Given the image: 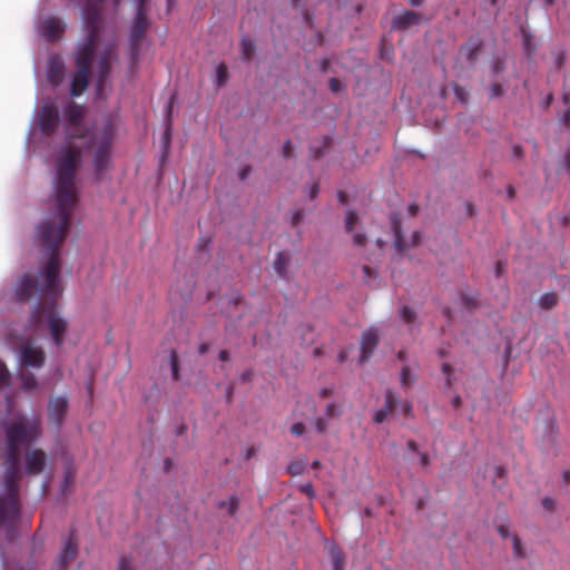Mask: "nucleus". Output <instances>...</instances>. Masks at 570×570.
<instances>
[{"mask_svg":"<svg viewBox=\"0 0 570 570\" xmlns=\"http://www.w3.org/2000/svg\"><path fill=\"white\" fill-rule=\"evenodd\" d=\"M358 222V216L354 210H348L345 218V229L347 233L352 234L354 230L355 224Z\"/></svg>","mask_w":570,"mask_h":570,"instance_id":"31","label":"nucleus"},{"mask_svg":"<svg viewBox=\"0 0 570 570\" xmlns=\"http://www.w3.org/2000/svg\"><path fill=\"white\" fill-rule=\"evenodd\" d=\"M117 570H134L130 559L127 557H121Z\"/></svg>","mask_w":570,"mask_h":570,"instance_id":"47","label":"nucleus"},{"mask_svg":"<svg viewBox=\"0 0 570 570\" xmlns=\"http://www.w3.org/2000/svg\"><path fill=\"white\" fill-rule=\"evenodd\" d=\"M389 414H390L389 409L382 407V409L377 410L374 413V417H373L374 423H376V424L383 423L386 420Z\"/></svg>","mask_w":570,"mask_h":570,"instance_id":"40","label":"nucleus"},{"mask_svg":"<svg viewBox=\"0 0 570 570\" xmlns=\"http://www.w3.org/2000/svg\"><path fill=\"white\" fill-rule=\"evenodd\" d=\"M452 371H453V368L449 363H444L442 365V372L446 375V384L449 386L452 385Z\"/></svg>","mask_w":570,"mask_h":570,"instance_id":"49","label":"nucleus"},{"mask_svg":"<svg viewBox=\"0 0 570 570\" xmlns=\"http://www.w3.org/2000/svg\"><path fill=\"white\" fill-rule=\"evenodd\" d=\"M299 491L308 497V499L313 500L316 497V493L314 491L312 483H304L299 485Z\"/></svg>","mask_w":570,"mask_h":570,"instance_id":"41","label":"nucleus"},{"mask_svg":"<svg viewBox=\"0 0 570 570\" xmlns=\"http://www.w3.org/2000/svg\"><path fill=\"white\" fill-rule=\"evenodd\" d=\"M170 368H171V377L174 381H179L180 372H179V356L175 350H170Z\"/></svg>","mask_w":570,"mask_h":570,"instance_id":"26","label":"nucleus"},{"mask_svg":"<svg viewBox=\"0 0 570 570\" xmlns=\"http://www.w3.org/2000/svg\"><path fill=\"white\" fill-rule=\"evenodd\" d=\"M482 47L483 41L480 38L471 37L468 42L460 48V53L464 56L469 62L474 63Z\"/></svg>","mask_w":570,"mask_h":570,"instance_id":"14","label":"nucleus"},{"mask_svg":"<svg viewBox=\"0 0 570 570\" xmlns=\"http://www.w3.org/2000/svg\"><path fill=\"white\" fill-rule=\"evenodd\" d=\"M400 382L402 387L405 389L410 387L415 382V377L412 375L409 366L402 367Z\"/></svg>","mask_w":570,"mask_h":570,"instance_id":"27","label":"nucleus"},{"mask_svg":"<svg viewBox=\"0 0 570 570\" xmlns=\"http://www.w3.org/2000/svg\"><path fill=\"white\" fill-rule=\"evenodd\" d=\"M27 472L29 474L36 473V451H31L27 456Z\"/></svg>","mask_w":570,"mask_h":570,"instance_id":"38","label":"nucleus"},{"mask_svg":"<svg viewBox=\"0 0 570 570\" xmlns=\"http://www.w3.org/2000/svg\"><path fill=\"white\" fill-rule=\"evenodd\" d=\"M150 22L147 18V12L136 10L134 22L129 35L130 45V59L132 63H136L140 56V46L149 29Z\"/></svg>","mask_w":570,"mask_h":570,"instance_id":"4","label":"nucleus"},{"mask_svg":"<svg viewBox=\"0 0 570 570\" xmlns=\"http://www.w3.org/2000/svg\"><path fill=\"white\" fill-rule=\"evenodd\" d=\"M491 69L493 71V73L503 72L505 70V62H504V60H502L500 58L493 59V61L491 63Z\"/></svg>","mask_w":570,"mask_h":570,"instance_id":"43","label":"nucleus"},{"mask_svg":"<svg viewBox=\"0 0 570 570\" xmlns=\"http://www.w3.org/2000/svg\"><path fill=\"white\" fill-rule=\"evenodd\" d=\"M305 0H292V6L295 7V8H302V16L304 18V20L307 22V23H311L312 22V14L308 12L307 9H305L303 7V2Z\"/></svg>","mask_w":570,"mask_h":570,"instance_id":"37","label":"nucleus"},{"mask_svg":"<svg viewBox=\"0 0 570 570\" xmlns=\"http://www.w3.org/2000/svg\"><path fill=\"white\" fill-rule=\"evenodd\" d=\"M367 242V236L364 233L353 234V244L356 246H364Z\"/></svg>","mask_w":570,"mask_h":570,"instance_id":"46","label":"nucleus"},{"mask_svg":"<svg viewBox=\"0 0 570 570\" xmlns=\"http://www.w3.org/2000/svg\"><path fill=\"white\" fill-rule=\"evenodd\" d=\"M63 71L65 66L60 57H52L48 63V81L53 86H58L62 81Z\"/></svg>","mask_w":570,"mask_h":570,"instance_id":"13","label":"nucleus"},{"mask_svg":"<svg viewBox=\"0 0 570 570\" xmlns=\"http://www.w3.org/2000/svg\"><path fill=\"white\" fill-rule=\"evenodd\" d=\"M542 504L546 509L552 510L554 508V501L551 498H544Z\"/></svg>","mask_w":570,"mask_h":570,"instance_id":"58","label":"nucleus"},{"mask_svg":"<svg viewBox=\"0 0 570 570\" xmlns=\"http://www.w3.org/2000/svg\"><path fill=\"white\" fill-rule=\"evenodd\" d=\"M328 553L333 566L332 570H344V554L340 548L334 544L330 548Z\"/></svg>","mask_w":570,"mask_h":570,"instance_id":"21","label":"nucleus"},{"mask_svg":"<svg viewBox=\"0 0 570 570\" xmlns=\"http://www.w3.org/2000/svg\"><path fill=\"white\" fill-rule=\"evenodd\" d=\"M174 100H175V96H171L170 99L168 100L167 105H166V114H167V121H168V125H167V129H166V140L168 141L169 138H170V126H171V109H173V105H174Z\"/></svg>","mask_w":570,"mask_h":570,"instance_id":"35","label":"nucleus"},{"mask_svg":"<svg viewBox=\"0 0 570 570\" xmlns=\"http://www.w3.org/2000/svg\"><path fill=\"white\" fill-rule=\"evenodd\" d=\"M362 273H363L364 281L367 282L374 274V269L372 267H370L368 265H363Z\"/></svg>","mask_w":570,"mask_h":570,"instance_id":"52","label":"nucleus"},{"mask_svg":"<svg viewBox=\"0 0 570 570\" xmlns=\"http://www.w3.org/2000/svg\"><path fill=\"white\" fill-rule=\"evenodd\" d=\"M69 409V400L66 395L52 396L48 402L47 416L49 425L59 432Z\"/></svg>","mask_w":570,"mask_h":570,"instance_id":"5","label":"nucleus"},{"mask_svg":"<svg viewBox=\"0 0 570 570\" xmlns=\"http://www.w3.org/2000/svg\"><path fill=\"white\" fill-rule=\"evenodd\" d=\"M216 76H217L218 86H223L226 83V81L228 79V70H227V66L224 62H220L216 67Z\"/></svg>","mask_w":570,"mask_h":570,"instance_id":"30","label":"nucleus"},{"mask_svg":"<svg viewBox=\"0 0 570 570\" xmlns=\"http://www.w3.org/2000/svg\"><path fill=\"white\" fill-rule=\"evenodd\" d=\"M114 48H110L99 60L98 89H100L111 71L110 55Z\"/></svg>","mask_w":570,"mask_h":570,"instance_id":"17","label":"nucleus"},{"mask_svg":"<svg viewBox=\"0 0 570 570\" xmlns=\"http://www.w3.org/2000/svg\"><path fill=\"white\" fill-rule=\"evenodd\" d=\"M110 148L108 145L100 146L95 154L94 165L97 171L101 173L107 168Z\"/></svg>","mask_w":570,"mask_h":570,"instance_id":"18","label":"nucleus"},{"mask_svg":"<svg viewBox=\"0 0 570 570\" xmlns=\"http://www.w3.org/2000/svg\"><path fill=\"white\" fill-rule=\"evenodd\" d=\"M288 264L289 257L284 252H279L273 264L276 274L281 277H285L287 274Z\"/></svg>","mask_w":570,"mask_h":570,"instance_id":"20","label":"nucleus"},{"mask_svg":"<svg viewBox=\"0 0 570 570\" xmlns=\"http://www.w3.org/2000/svg\"><path fill=\"white\" fill-rule=\"evenodd\" d=\"M396 406V400L394 393L391 390H387L385 393V406L383 409H389V412H393Z\"/></svg>","mask_w":570,"mask_h":570,"instance_id":"36","label":"nucleus"},{"mask_svg":"<svg viewBox=\"0 0 570 570\" xmlns=\"http://www.w3.org/2000/svg\"><path fill=\"white\" fill-rule=\"evenodd\" d=\"M420 455V463L423 466H428L430 464V458L426 453L419 452Z\"/></svg>","mask_w":570,"mask_h":570,"instance_id":"59","label":"nucleus"},{"mask_svg":"<svg viewBox=\"0 0 570 570\" xmlns=\"http://www.w3.org/2000/svg\"><path fill=\"white\" fill-rule=\"evenodd\" d=\"M379 345V334L376 330L370 328L363 332L360 341L362 363L368 361L373 351Z\"/></svg>","mask_w":570,"mask_h":570,"instance_id":"10","label":"nucleus"},{"mask_svg":"<svg viewBox=\"0 0 570 570\" xmlns=\"http://www.w3.org/2000/svg\"><path fill=\"white\" fill-rule=\"evenodd\" d=\"M36 294V274L29 271L19 276L14 286V301L22 304L29 302Z\"/></svg>","mask_w":570,"mask_h":570,"instance_id":"6","label":"nucleus"},{"mask_svg":"<svg viewBox=\"0 0 570 570\" xmlns=\"http://www.w3.org/2000/svg\"><path fill=\"white\" fill-rule=\"evenodd\" d=\"M422 20V14L415 11L405 10L394 17L392 28L396 30H406L411 26L419 24Z\"/></svg>","mask_w":570,"mask_h":570,"instance_id":"11","label":"nucleus"},{"mask_svg":"<svg viewBox=\"0 0 570 570\" xmlns=\"http://www.w3.org/2000/svg\"><path fill=\"white\" fill-rule=\"evenodd\" d=\"M497 532L502 539L511 538L513 533H510V523L509 520L505 518V520L501 523H498L495 525Z\"/></svg>","mask_w":570,"mask_h":570,"instance_id":"32","label":"nucleus"},{"mask_svg":"<svg viewBox=\"0 0 570 570\" xmlns=\"http://www.w3.org/2000/svg\"><path fill=\"white\" fill-rule=\"evenodd\" d=\"M282 154L285 158L293 157V145L291 140H286L283 145Z\"/></svg>","mask_w":570,"mask_h":570,"instance_id":"50","label":"nucleus"},{"mask_svg":"<svg viewBox=\"0 0 570 570\" xmlns=\"http://www.w3.org/2000/svg\"><path fill=\"white\" fill-rule=\"evenodd\" d=\"M306 463L302 460L294 461L287 466V472L292 475H299L304 472Z\"/></svg>","mask_w":570,"mask_h":570,"instance_id":"33","label":"nucleus"},{"mask_svg":"<svg viewBox=\"0 0 570 570\" xmlns=\"http://www.w3.org/2000/svg\"><path fill=\"white\" fill-rule=\"evenodd\" d=\"M504 267H505V263H503V262L499 261V262L495 264V274H497L498 276H500V275L503 273Z\"/></svg>","mask_w":570,"mask_h":570,"instance_id":"64","label":"nucleus"},{"mask_svg":"<svg viewBox=\"0 0 570 570\" xmlns=\"http://www.w3.org/2000/svg\"><path fill=\"white\" fill-rule=\"evenodd\" d=\"M318 193H320V186L317 183H315L309 187L308 196L311 199H314L318 195Z\"/></svg>","mask_w":570,"mask_h":570,"instance_id":"55","label":"nucleus"},{"mask_svg":"<svg viewBox=\"0 0 570 570\" xmlns=\"http://www.w3.org/2000/svg\"><path fill=\"white\" fill-rule=\"evenodd\" d=\"M19 362L21 367L36 366V346L32 342H26L19 354Z\"/></svg>","mask_w":570,"mask_h":570,"instance_id":"16","label":"nucleus"},{"mask_svg":"<svg viewBox=\"0 0 570 570\" xmlns=\"http://www.w3.org/2000/svg\"><path fill=\"white\" fill-rule=\"evenodd\" d=\"M341 414H342L341 406L336 403L327 404L325 407V411H324V417L326 420L338 417V416H341Z\"/></svg>","mask_w":570,"mask_h":570,"instance_id":"29","label":"nucleus"},{"mask_svg":"<svg viewBox=\"0 0 570 570\" xmlns=\"http://www.w3.org/2000/svg\"><path fill=\"white\" fill-rule=\"evenodd\" d=\"M38 368L41 367L46 361V354L42 348L38 347Z\"/></svg>","mask_w":570,"mask_h":570,"instance_id":"56","label":"nucleus"},{"mask_svg":"<svg viewBox=\"0 0 570 570\" xmlns=\"http://www.w3.org/2000/svg\"><path fill=\"white\" fill-rule=\"evenodd\" d=\"M314 426L317 433L323 434L327 431V423L325 417H317L314 420Z\"/></svg>","mask_w":570,"mask_h":570,"instance_id":"44","label":"nucleus"},{"mask_svg":"<svg viewBox=\"0 0 570 570\" xmlns=\"http://www.w3.org/2000/svg\"><path fill=\"white\" fill-rule=\"evenodd\" d=\"M35 433L32 426H27L22 421L12 423L7 430V452L4 459V490L6 494L0 495V524L11 522L19 515V480L21 451L28 445Z\"/></svg>","mask_w":570,"mask_h":570,"instance_id":"2","label":"nucleus"},{"mask_svg":"<svg viewBox=\"0 0 570 570\" xmlns=\"http://www.w3.org/2000/svg\"><path fill=\"white\" fill-rule=\"evenodd\" d=\"M80 164L78 147L68 145L60 149L55 179L56 212L38 226V332L49 335L58 348L69 328L58 302L63 293L61 253L78 203L76 176Z\"/></svg>","mask_w":570,"mask_h":570,"instance_id":"1","label":"nucleus"},{"mask_svg":"<svg viewBox=\"0 0 570 570\" xmlns=\"http://www.w3.org/2000/svg\"><path fill=\"white\" fill-rule=\"evenodd\" d=\"M330 89L333 91V92H338L342 88V83L338 79L336 78H331L330 81Z\"/></svg>","mask_w":570,"mask_h":570,"instance_id":"51","label":"nucleus"},{"mask_svg":"<svg viewBox=\"0 0 570 570\" xmlns=\"http://www.w3.org/2000/svg\"><path fill=\"white\" fill-rule=\"evenodd\" d=\"M75 478L76 469L71 462H68L65 468L63 481L61 483V495H66V493L72 488Z\"/></svg>","mask_w":570,"mask_h":570,"instance_id":"19","label":"nucleus"},{"mask_svg":"<svg viewBox=\"0 0 570 570\" xmlns=\"http://www.w3.org/2000/svg\"><path fill=\"white\" fill-rule=\"evenodd\" d=\"M78 556V540L76 533L71 531L68 539L66 540L61 552L59 553L53 570H66L67 567Z\"/></svg>","mask_w":570,"mask_h":570,"instance_id":"7","label":"nucleus"},{"mask_svg":"<svg viewBox=\"0 0 570 570\" xmlns=\"http://www.w3.org/2000/svg\"><path fill=\"white\" fill-rule=\"evenodd\" d=\"M402 412L405 414V415H410L412 413V404L410 402H404L402 404Z\"/></svg>","mask_w":570,"mask_h":570,"instance_id":"63","label":"nucleus"},{"mask_svg":"<svg viewBox=\"0 0 570 570\" xmlns=\"http://www.w3.org/2000/svg\"><path fill=\"white\" fill-rule=\"evenodd\" d=\"M250 173V167L249 166H245L243 167L240 170H239V179L242 180H245L247 178V176L249 175Z\"/></svg>","mask_w":570,"mask_h":570,"instance_id":"57","label":"nucleus"},{"mask_svg":"<svg viewBox=\"0 0 570 570\" xmlns=\"http://www.w3.org/2000/svg\"><path fill=\"white\" fill-rule=\"evenodd\" d=\"M90 71L91 70L77 68L70 86V95L72 97L80 96L87 89L89 85Z\"/></svg>","mask_w":570,"mask_h":570,"instance_id":"12","label":"nucleus"},{"mask_svg":"<svg viewBox=\"0 0 570 570\" xmlns=\"http://www.w3.org/2000/svg\"><path fill=\"white\" fill-rule=\"evenodd\" d=\"M46 453L38 449V474H40L46 468Z\"/></svg>","mask_w":570,"mask_h":570,"instance_id":"48","label":"nucleus"},{"mask_svg":"<svg viewBox=\"0 0 570 570\" xmlns=\"http://www.w3.org/2000/svg\"><path fill=\"white\" fill-rule=\"evenodd\" d=\"M400 315L402 320L407 324L413 323L416 317L415 312L409 306H402L400 309Z\"/></svg>","mask_w":570,"mask_h":570,"instance_id":"34","label":"nucleus"},{"mask_svg":"<svg viewBox=\"0 0 570 570\" xmlns=\"http://www.w3.org/2000/svg\"><path fill=\"white\" fill-rule=\"evenodd\" d=\"M65 23L57 17L45 19L40 26L42 37L49 42L60 40L65 33Z\"/></svg>","mask_w":570,"mask_h":570,"instance_id":"9","label":"nucleus"},{"mask_svg":"<svg viewBox=\"0 0 570 570\" xmlns=\"http://www.w3.org/2000/svg\"><path fill=\"white\" fill-rule=\"evenodd\" d=\"M240 52H242V59L244 61L252 60L254 52H255V46L252 40L248 38H243L240 40Z\"/></svg>","mask_w":570,"mask_h":570,"instance_id":"22","label":"nucleus"},{"mask_svg":"<svg viewBox=\"0 0 570 570\" xmlns=\"http://www.w3.org/2000/svg\"><path fill=\"white\" fill-rule=\"evenodd\" d=\"M63 115L69 125L77 127L85 116V108L81 105L70 102L65 108Z\"/></svg>","mask_w":570,"mask_h":570,"instance_id":"15","label":"nucleus"},{"mask_svg":"<svg viewBox=\"0 0 570 570\" xmlns=\"http://www.w3.org/2000/svg\"><path fill=\"white\" fill-rule=\"evenodd\" d=\"M291 433L294 436H297V438L302 436L305 433V425H304V423L297 422V423L293 424L292 428H291Z\"/></svg>","mask_w":570,"mask_h":570,"instance_id":"45","label":"nucleus"},{"mask_svg":"<svg viewBox=\"0 0 570 570\" xmlns=\"http://www.w3.org/2000/svg\"><path fill=\"white\" fill-rule=\"evenodd\" d=\"M218 508L226 509L228 515L233 517L239 508V500L236 495H232L227 501H220Z\"/></svg>","mask_w":570,"mask_h":570,"instance_id":"24","label":"nucleus"},{"mask_svg":"<svg viewBox=\"0 0 570 570\" xmlns=\"http://www.w3.org/2000/svg\"><path fill=\"white\" fill-rule=\"evenodd\" d=\"M218 357H219V360H220L222 362H228V361L230 360L229 352H228V351H226V350H222V351L219 352Z\"/></svg>","mask_w":570,"mask_h":570,"instance_id":"61","label":"nucleus"},{"mask_svg":"<svg viewBox=\"0 0 570 570\" xmlns=\"http://www.w3.org/2000/svg\"><path fill=\"white\" fill-rule=\"evenodd\" d=\"M503 92H504V90H503L502 85H501V83H499V82H494V83H492V85H491V87H490V94H489V97H490L491 99H493V98H498V97L502 96V95H503Z\"/></svg>","mask_w":570,"mask_h":570,"instance_id":"39","label":"nucleus"},{"mask_svg":"<svg viewBox=\"0 0 570 570\" xmlns=\"http://www.w3.org/2000/svg\"><path fill=\"white\" fill-rule=\"evenodd\" d=\"M234 400V389L233 386H228L227 390H226V401L227 403H232Z\"/></svg>","mask_w":570,"mask_h":570,"instance_id":"62","label":"nucleus"},{"mask_svg":"<svg viewBox=\"0 0 570 570\" xmlns=\"http://www.w3.org/2000/svg\"><path fill=\"white\" fill-rule=\"evenodd\" d=\"M558 295L553 292L544 293L539 299V306L543 309H551L558 304Z\"/></svg>","mask_w":570,"mask_h":570,"instance_id":"23","label":"nucleus"},{"mask_svg":"<svg viewBox=\"0 0 570 570\" xmlns=\"http://www.w3.org/2000/svg\"><path fill=\"white\" fill-rule=\"evenodd\" d=\"M561 121H562V124H564L566 126L570 127V108H569V109H567V110L563 112V115H562V117H561Z\"/></svg>","mask_w":570,"mask_h":570,"instance_id":"60","label":"nucleus"},{"mask_svg":"<svg viewBox=\"0 0 570 570\" xmlns=\"http://www.w3.org/2000/svg\"><path fill=\"white\" fill-rule=\"evenodd\" d=\"M9 382V372L3 362L0 361V387L7 385Z\"/></svg>","mask_w":570,"mask_h":570,"instance_id":"42","label":"nucleus"},{"mask_svg":"<svg viewBox=\"0 0 570 570\" xmlns=\"http://www.w3.org/2000/svg\"><path fill=\"white\" fill-rule=\"evenodd\" d=\"M513 556L515 559H524L527 557L525 549L520 537L517 533L511 535Z\"/></svg>","mask_w":570,"mask_h":570,"instance_id":"25","label":"nucleus"},{"mask_svg":"<svg viewBox=\"0 0 570 570\" xmlns=\"http://www.w3.org/2000/svg\"><path fill=\"white\" fill-rule=\"evenodd\" d=\"M333 392H334L333 387H323L318 392V396L322 397V399H327V397H330L333 394Z\"/></svg>","mask_w":570,"mask_h":570,"instance_id":"53","label":"nucleus"},{"mask_svg":"<svg viewBox=\"0 0 570 570\" xmlns=\"http://www.w3.org/2000/svg\"><path fill=\"white\" fill-rule=\"evenodd\" d=\"M87 9L83 12L86 38L76 52V67L91 70L92 57L100 36L101 13L98 7L104 0H86Z\"/></svg>","mask_w":570,"mask_h":570,"instance_id":"3","label":"nucleus"},{"mask_svg":"<svg viewBox=\"0 0 570 570\" xmlns=\"http://www.w3.org/2000/svg\"><path fill=\"white\" fill-rule=\"evenodd\" d=\"M59 111L56 106L46 105L38 114V128L47 135H50L58 126Z\"/></svg>","mask_w":570,"mask_h":570,"instance_id":"8","label":"nucleus"},{"mask_svg":"<svg viewBox=\"0 0 570 570\" xmlns=\"http://www.w3.org/2000/svg\"><path fill=\"white\" fill-rule=\"evenodd\" d=\"M302 218H303V210H296L292 217L293 226H297L301 223Z\"/></svg>","mask_w":570,"mask_h":570,"instance_id":"54","label":"nucleus"},{"mask_svg":"<svg viewBox=\"0 0 570 570\" xmlns=\"http://www.w3.org/2000/svg\"><path fill=\"white\" fill-rule=\"evenodd\" d=\"M452 89H453V94H454L455 98L459 101H461L463 105H468L470 95L466 91V89L464 87L460 86L459 83H453Z\"/></svg>","mask_w":570,"mask_h":570,"instance_id":"28","label":"nucleus"}]
</instances>
